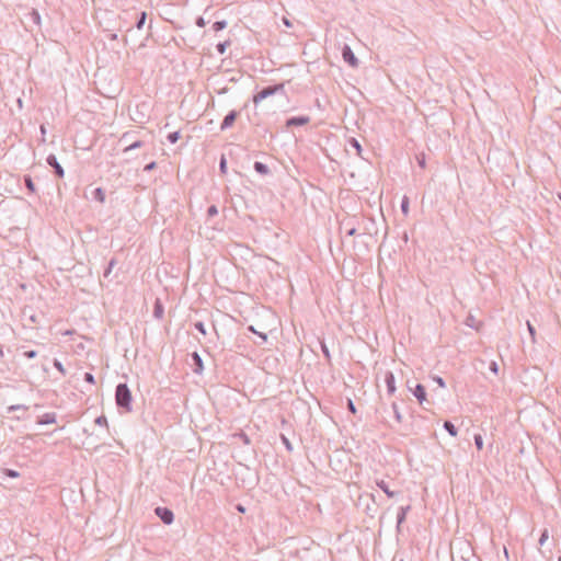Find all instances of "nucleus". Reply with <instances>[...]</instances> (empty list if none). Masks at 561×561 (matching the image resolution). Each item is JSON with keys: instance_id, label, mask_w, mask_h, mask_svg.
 Instances as JSON below:
<instances>
[{"instance_id": "obj_58", "label": "nucleus", "mask_w": 561, "mask_h": 561, "mask_svg": "<svg viewBox=\"0 0 561 561\" xmlns=\"http://www.w3.org/2000/svg\"><path fill=\"white\" fill-rule=\"evenodd\" d=\"M41 133L42 135H45L46 134V128L44 125H41Z\"/></svg>"}, {"instance_id": "obj_5", "label": "nucleus", "mask_w": 561, "mask_h": 561, "mask_svg": "<svg viewBox=\"0 0 561 561\" xmlns=\"http://www.w3.org/2000/svg\"><path fill=\"white\" fill-rule=\"evenodd\" d=\"M342 58L347 65H350L353 68H356L358 66V59L347 44H345L342 48Z\"/></svg>"}, {"instance_id": "obj_47", "label": "nucleus", "mask_w": 561, "mask_h": 561, "mask_svg": "<svg viewBox=\"0 0 561 561\" xmlns=\"http://www.w3.org/2000/svg\"><path fill=\"white\" fill-rule=\"evenodd\" d=\"M490 371H492L494 375H497L499 373V365L495 360H492L489 365Z\"/></svg>"}, {"instance_id": "obj_43", "label": "nucleus", "mask_w": 561, "mask_h": 561, "mask_svg": "<svg viewBox=\"0 0 561 561\" xmlns=\"http://www.w3.org/2000/svg\"><path fill=\"white\" fill-rule=\"evenodd\" d=\"M237 436L243 442V444H245V445L251 444L250 437L244 432L238 433Z\"/></svg>"}, {"instance_id": "obj_1", "label": "nucleus", "mask_w": 561, "mask_h": 561, "mask_svg": "<svg viewBox=\"0 0 561 561\" xmlns=\"http://www.w3.org/2000/svg\"><path fill=\"white\" fill-rule=\"evenodd\" d=\"M115 402L117 408L122 412H131L133 411V396L129 387L125 382H119L115 388Z\"/></svg>"}, {"instance_id": "obj_9", "label": "nucleus", "mask_w": 561, "mask_h": 561, "mask_svg": "<svg viewBox=\"0 0 561 561\" xmlns=\"http://www.w3.org/2000/svg\"><path fill=\"white\" fill-rule=\"evenodd\" d=\"M385 383L387 387L388 394L392 396L397 388H396V378L392 371L388 370L385 374Z\"/></svg>"}, {"instance_id": "obj_41", "label": "nucleus", "mask_w": 561, "mask_h": 561, "mask_svg": "<svg viewBox=\"0 0 561 561\" xmlns=\"http://www.w3.org/2000/svg\"><path fill=\"white\" fill-rule=\"evenodd\" d=\"M416 161H417V164L420 165V168L424 169L426 167V161H425V154L424 153H420L416 156Z\"/></svg>"}, {"instance_id": "obj_61", "label": "nucleus", "mask_w": 561, "mask_h": 561, "mask_svg": "<svg viewBox=\"0 0 561 561\" xmlns=\"http://www.w3.org/2000/svg\"><path fill=\"white\" fill-rule=\"evenodd\" d=\"M400 561H403V560H400Z\"/></svg>"}, {"instance_id": "obj_44", "label": "nucleus", "mask_w": 561, "mask_h": 561, "mask_svg": "<svg viewBox=\"0 0 561 561\" xmlns=\"http://www.w3.org/2000/svg\"><path fill=\"white\" fill-rule=\"evenodd\" d=\"M219 170L221 173H226L227 172V160L226 158L222 156L220 161H219Z\"/></svg>"}, {"instance_id": "obj_39", "label": "nucleus", "mask_w": 561, "mask_h": 561, "mask_svg": "<svg viewBox=\"0 0 561 561\" xmlns=\"http://www.w3.org/2000/svg\"><path fill=\"white\" fill-rule=\"evenodd\" d=\"M19 410L26 411L27 407L24 404H13L8 408V412H14V411H19Z\"/></svg>"}, {"instance_id": "obj_45", "label": "nucleus", "mask_w": 561, "mask_h": 561, "mask_svg": "<svg viewBox=\"0 0 561 561\" xmlns=\"http://www.w3.org/2000/svg\"><path fill=\"white\" fill-rule=\"evenodd\" d=\"M527 329H528V332H529V334L531 336L533 342H535L536 329H535V327L529 321H527Z\"/></svg>"}, {"instance_id": "obj_35", "label": "nucleus", "mask_w": 561, "mask_h": 561, "mask_svg": "<svg viewBox=\"0 0 561 561\" xmlns=\"http://www.w3.org/2000/svg\"><path fill=\"white\" fill-rule=\"evenodd\" d=\"M194 328L199 332L202 333L203 335H206L207 334V331H206V328H205V324L204 322L202 321H197L194 323Z\"/></svg>"}, {"instance_id": "obj_42", "label": "nucleus", "mask_w": 561, "mask_h": 561, "mask_svg": "<svg viewBox=\"0 0 561 561\" xmlns=\"http://www.w3.org/2000/svg\"><path fill=\"white\" fill-rule=\"evenodd\" d=\"M218 215V208L216 205H210L208 208H207V216L208 217H215Z\"/></svg>"}, {"instance_id": "obj_30", "label": "nucleus", "mask_w": 561, "mask_h": 561, "mask_svg": "<svg viewBox=\"0 0 561 561\" xmlns=\"http://www.w3.org/2000/svg\"><path fill=\"white\" fill-rule=\"evenodd\" d=\"M409 205H410V202H409V198L407 196H403L402 201H401V211L403 215H408L409 214Z\"/></svg>"}, {"instance_id": "obj_28", "label": "nucleus", "mask_w": 561, "mask_h": 561, "mask_svg": "<svg viewBox=\"0 0 561 561\" xmlns=\"http://www.w3.org/2000/svg\"><path fill=\"white\" fill-rule=\"evenodd\" d=\"M405 518H407V515L403 514V512L398 511V514H397V530L398 531L401 530V525L404 523Z\"/></svg>"}, {"instance_id": "obj_36", "label": "nucleus", "mask_w": 561, "mask_h": 561, "mask_svg": "<svg viewBox=\"0 0 561 561\" xmlns=\"http://www.w3.org/2000/svg\"><path fill=\"white\" fill-rule=\"evenodd\" d=\"M280 439H282V443L284 444L286 450L291 451L293 445H291L290 440L284 434L280 435Z\"/></svg>"}, {"instance_id": "obj_57", "label": "nucleus", "mask_w": 561, "mask_h": 561, "mask_svg": "<svg viewBox=\"0 0 561 561\" xmlns=\"http://www.w3.org/2000/svg\"><path fill=\"white\" fill-rule=\"evenodd\" d=\"M129 134L128 133H125L122 138H121V141H129Z\"/></svg>"}, {"instance_id": "obj_20", "label": "nucleus", "mask_w": 561, "mask_h": 561, "mask_svg": "<svg viewBox=\"0 0 561 561\" xmlns=\"http://www.w3.org/2000/svg\"><path fill=\"white\" fill-rule=\"evenodd\" d=\"M248 331L254 333L255 335H257L261 339V342L259 343L260 345L267 342V334L263 333V332H259L253 325H249Z\"/></svg>"}, {"instance_id": "obj_10", "label": "nucleus", "mask_w": 561, "mask_h": 561, "mask_svg": "<svg viewBox=\"0 0 561 561\" xmlns=\"http://www.w3.org/2000/svg\"><path fill=\"white\" fill-rule=\"evenodd\" d=\"M191 358L193 362V371L197 375H201L204 370V364L201 355L197 352H193L191 354Z\"/></svg>"}, {"instance_id": "obj_4", "label": "nucleus", "mask_w": 561, "mask_h": 561, "mask_svg": "<svg viewBox=\"0 0 561 561\" xmlns=\"http://www.w3.org/2000/svg\"><path fill=\"white\" fill-rule=\"evenodd\" d=\"M46 163H47L50 168H53V170H54V174H55L57 178L61 179V178H64V176H65V170H64V168L61 167V164L58 162L57 157H56L54 153H50V154H48V156H47V158H46Z\"/></svg>"}, {"instance_id": "obj_53", "label": "nucleus", "mask_w": 561, "mask_h": 561, "mask_svg": "<svg viewBox=\"0 0 561 561\" xmlns=\"http://www.w3.org/2000/svg\"><path fill=\"white\" fill-rule=\"evenodd\" d=\"M410 510H411L410 505L399 507V511L403 512V514H405V515L410 512Z\"/></svg>"}, {"instance_id": "obj_6", "label": "nucleus", "mask_w": 561, "mask_h": 561, "mask_svg": "<svg viewBox=\"0 0 561 561\" xmlns=\"http://www.w3.org/2000/svg\"><path fill=\"white\" fill-rule=\"evenodd\" d=\"M310 122V117L306 115H299V116H291L286 119V127H298V126H305Z\"/></svg>"}, {"instance_id": "obj_16", "label": "nucleus", "mask_w": 561, "mask_h": 561, "mask_svg": "<svg viewBox=\"0 0 561 561\" xmlns=\"http://www.w3.org/2000/svg\"><path fill=\"white\" fill-rule=\"evenodd\" d=\"M23 182H24V185L27 188L30 194H35L36 193V186L34 184L33 179H32L31 175L25 174L23 176Z\"/></svg>"}, {"instance_id": "obj_59", "label": "nucleus", "mask_w": 561, "mask_h": 561, "mask_svg": "<svg viewBox=\"0 0 561 561\" xmlns=\"http://www.w3.org/2000/svg\"><path fill=\"white\" fill-rule=\"evenodd\" d=\"M111 38H112V39H116V38H117V35H116V34H113V35L111 36Z\"/></svg>"}, {"instance_id": "obj_13", "label": "nucleus", "mask_w": 561, "mask_h": 561, "mask_svg": "<svg viewBox=\"0 0 561 561\" xmlns=\"http://www.w3.org/2000/svg\"><path fill=\"white\" fill-rule=\"evenodd\" d=\"M26 19L32 22L33 24L41 26V14L36 9H32L27 14Z\"/></svg>"}, {"instance_id": "obj_48", "label": "nucleus", "mask_w": 561, "mask_h": 561, "mask_svg": "<svg viewBox=\"0 0 561 561\" xmlns=\"http://www.w3.org/2000/svg\"><path fill=\"white\" fill-rule=\"evenodd\" d=\"M433 380L440 387V388H445L446 387V382L445 380L440 377V376H434L433 377Z\"/></svg>"}, {"instance_id": "obj_55", "label": "nucleus", "mask_w": 561, "mask_h": 561, "mask_svg": "<svg viewBox=\"0 0 561 561\" xmlns=\"http://www.w3.org/2000/svg\"><path fill=\"white\" fill-rule=\"evenodd\" d=\"M283 23H284L287 27H291V23H290V21H289L287 18H283Z\"/></svg>"}, {"instance_id": "obj_40", "label": "nucleus", "mask_w": 561, "mask_h": 561, "mask_svg": "<svg viewBox=\"0 0 561 561\" xmlns=\"http://www.w3.org/2000/svg\"><path fill=\"white\" fill-rule=\"evenodd\" d=\"M465 323L470 328L479 330V328L476 325V319L473 318V316H468Z\"/></svg>"}, {"instance_id": "obj_33", "label": "nucleus", "mask_w": 561, "mask_h": 561, "mask_svg": "<svg viewBox=\"0 0 561 561\" xmlns=\"http://www.w3.org/2000/svg\"><path fill=\"white\" fill-rule=\"evenodd\" d=\"M94 423L99 426H108L107 424V419L104 414L98 416L95 420H94Z\"/></svg>"}, {"instance_id": "obj_29", "label": "nucleus", "mask_w": 561, "mask_h": 561, "mask_svg": "<svg viewBox=\"0 0 561 561\" xmlns=\"http://www.w3.org/2000/svg\"><path fill=\"white\" fill-rule=\"evenodd\" d=\"M227 27V21L226 20H221V21H216L214 24H213V30L215 32H219V31H222L224 28Z\"/></svg>"}, {"instance_id": "obj_56", "label": "nucleus", "mask_w": 561, "mask_h": 561, "mask_svg": "<svg viewBox=\"0 0 561 561\" xmlns=\"http://www.w3.org/2000/svg\"><path fill=\"white\" fill-rule=\"evenodd\" d=\"M129 134L128 133H125L122 138H121V141H129Z\"/></svg>"}, {"instance_id": "obj_34", "label": "nucleus", "mask_w": 561, "mask_h": 561, "mask_svg": "<svg viewBox=\"0 0 561 561\" xmlns=\"http://www.w3.org/2000/svg\"><path fill=\"white\" fill-rule=\"evenodd\" d=\"M3 473H4V476H7L9 478H12V479H15V478L20 477V473L16 470H14V469L7 468V469L3 470Z\"/></svg>"}, {"instance_id": "obj_37", "label": "nucleus", "mask_w": 561, "mask_h": 561, "mask_svg": "<svg viewBox=\"0 0 561 561\" xmlns=\"http://www.w3.org/2000/svg\"><path fill=\"white\" fill-rule=\"evenodd\" d=\"M549 538V531L547 528H545L541 534H540V538H539V545L540 546H543L545 542L548 540Z\"/></svg>"}, {"instance_id": "obj_18", "label": "nucleus", "mask_w": 561, "mask_h": 561, "mask_svg": "<svg viewBox=\"0 0 561 561\" xmlns=\"http://www.w3.org/2000/svg\"><path fill=\"white\" fill-rule=\"evenodd\" d=\"M92 197L103 204L105 202V191L102 187H96L92 192Z\"/></svg>"}, {"instance_id": "obj_12", "label": "nucleus", "mask_w": 561, "mask_h": 561, "mask_svg": "<svg viewBox=\"0 0 561 561\" xmlns=\"http://www.w3.org/2000/svg\"><path fill=\"white\" fill-rule=\"evenodd\" d=\"M164 314V307L160 299H156L153 304V317L158 320L162 319Z\"/></svg>"}, {"instance_id": "obj_7", "label": "nucleus", "mask_w": 561, "mask_h": 561, "mask_svg": "<svg viewBox=\"0 0 561 561\" xmlns=\"http://www.w3.org/2000/svg\"><path fill=\"white\" fill-rule=\"evenodd\" d=\"M238 115H239V112H238V111H236V110H231V111H230V112H229V113L224 117V119H222V122H221V124H220V130H226V129L230 128V127L234 124V122H236V119H237Z\"/></svg>"}, {"instance_id": "obj_38", "label": "nucleus", "mask_w": 561, "mask_h": 561, "mask_svg": "<svg viewBox=\"0 0 561 561\" xmlns=\"http://www.w3.org/2000/svg\"><path fill=\"white\" fill-rule=\"evenodd\" d=\"M83 380L88 383L95 385V377L92 373H84Z\"/></svg>"}, {"instance_id": "obj_11", "label": "nucleus", "mask_w": 561, "mask_h": 561, "mask_svg": "<svg viewBox=\"0 0 561 561\" xmlns=\"http://www.w3.org/2000/svg\"><path fill=\"white\" fill-rule=\"evenodd\" d=\"M57 414L55 412H48L37 417L36 423L38 425H47L56 423Z\"/></svg>"}, {"instance_id": "obj_21", "label": "nucleus", "mask_w": 561, "mask_h": 561, "mask_svg": "<svg viewBox=\"0 0 561 561\" xmlns=\"http://www.w3.org/2000/svg\"><path fill=\"white\" fill-rule=\"evenodd\" d=\"M231 45V42L228 39V41H225V42H220L216 45V50L219 55H224L227 50V48Z\"/></svg>"}, {"instance_id": "obj_52", "label": "nucleus", "mask_w": 561, "mask_h": 561, "mask_svg": "<svg viewBox=\"0 0 561 561\" xmlns=\"http://www.w3.org/2000/svg\"><path fill=\"white\" fill-rule=\"evenodd\" d=\"M356 232H357L356 228H355V227H352V228H350V229L346 231V236H348V237H353V236H355V234H356Z\"/></svg>"}, {"instance_id": "obj_46", "label": "nucleus", "mask_w": 561, "mask_h": 561, "mask_svg": "<svg viewBox=\"0 0 561 561\" xmlns=\"http://www.w3.org/2000/svg\"><path fill=\"white\" fill-rule=\"evenodd\" d=\"M24 357H26L27 359H32V358H35L37 356V352L34 351V350H30V351H25L23 353Z\"/></svg>"}, {"instance_id": "obj_19", "label": "nucleus", "mask_w": 561, "mask_h": 561, "mask_svg": "<svg viewBox=\"0 0 561 561\" xmlns=\"http://www.w3.org/2000/svg\"><path fill=\"white\" fill-rule=\"evenodd\" d=\"M146 20H147V13L145 11H141L137 14V20H136V23H135V27L137 30H141L146 23Z\"/></svg>"}, {"instance_id": "obj_26", "label": "nucleus", "mask_w": 561, "mask_h": 561, "mask_svg": "<svg viewBox=\"0 0 561 561\" xmlns=\"http://www.w3.org/2000/svg\"><path fill=\"white\" fill-rule=\"evenodd\" d=\"M144 146V142L141 140H136L131 142L130 145L126 146L124 149V152H128L138 148H141Z\"/></svg>"}, {"instance_id": "obj_15", "label": "nucleus", "mask_w": 561, "mask_h": 561, "mask_svg": "<svg viewBox=\"0 0 561 561\" xmlns=\"http://www.w3.org/2000/svg\"><path fill=\"white\" fill-rule=\"evenodd\" d=\"M377 486L383 491V493L392 499L396 495V492L391 491L388 486V483L385 480H377L376 481Z\"/></svg>"}, {"instance_id": "obj_3", "label": "nucleus", "mask_w": 561, "mask_h": 561, "mask_svg": "<svg viewBox=\"0 0 561 561\" xmlns=\"http://www.w3.org/2000/svg\"><path fill=\"white\" fill-rule=\"evenodd\" d=\"M154 514L165 525H171L174 522V513L169 507L157 506L154 508Z\"/></svg>"}, {"instance_id": "obj_17", "label": "nucleus", "mask_w": 561, "mask_h": 561, "mask_svg": "<svg viewBox=\"0 0 561 561\" xmlns=\"http://www.w3.org/2000/svg\"><path fill=\"white\" fill-rule=\"evenodd\" d=\"M443 427L448 434L453 437H456L458 434V428L455 426V424L451 421L446 420L443 424Z\"/></svg>"}, {"instance_id": "obj_60", "label": "nucleus", "mask_w": 561, "mask_h": 561, "mask_svg": "<svg viewBox=\"0 0 561 561\" xmlns=\"http://www.w3.org/2000/svg\"><path fill=\"white\" fill-rule=\"evenodd\" d=\"M558 561H561V556L559 557Z\"/></svg>"}, {"instance_id": "obj_2", "label": "nucleus", "mask_w": 561, "mask_h": 561, "mask_svg": "<svg viewBox=\"0 0 561 561\" xmlns=\"http://www.w3.org/2000/svg\"><path fill=\"white\" fill-rule=\"evenodd\" d=\"M284 92H285V83H283V82L274 84V85H267V87L262 88L260 91H257L253 95L252 101L256 105L261 101H263L272 95H275L277 93H284Z\"/></svg>"}, {"instance_id": "obj_50", "label": "nucleus", "mask_w": 561, "mask_h": 561, "mask_svg": "<svg viewBox=\"0 0 561 561\" xmlns=\"http://www.w3.org/2000/svg\"><path fill=\"white\" fill-rule=\"evenodd\" d=\"M156 167H157V162H156V161H151V162H149V163H147V164L145 165L144 171H146V172H150V171H152L153 169H156Z\"/></svg>"}, {"instance_id": "obj_51", "label": "nucleus", "mask_w": 561, "mask_h": 561, "mask_svg": "<svg viewBox=\"0 0 561 561\" xmlns=\"http://www.w3.org/2000/svg\"><path fill=\"white\" fill-rule=\"evenodd\" d=\"M195 24H196L198 27H204V26L206 25V22H205V20H204V18H203V16H198V18L196 19Z\"/></svg>"}, {"instance_id": "obj_25", "label": "nucleus", "mask_w": 561, "mask_h": 561, "mask_svg": "<svg viewBox=\"0 0 561 561\" xmlns=\"http://www.w3.org/2000/svg\"><path fill=\"white\" fill-rule=\"evenodd\" d=\"M180 137H181L180 130H175V131L169 133L167 136V139L170 144H175L180 139Z\"/></svg>"}, {"instance_id": "obj_14", "label": "nucleus", "mask_w": 561, "mask_h": 561, "mask_svg": "<svg viewBox=\"0 0 561 561\" xmlns=\"http://www.w3.org/2000/svg\"><path fill=\"white\" fill-rule=\"evenodd\" d=\"M253 169L256 173L261 174V175H267L270 174L271 170L270 168L267 167V164L261 162V161H255L254 164H253Z\"/></svg>"}, {"instance_id": "obj_23", "label": "nucleus", "mask_w": 561, "mask_h": 561, "mask_svg": "<svg viewBox=\"0 0 561 561\" xmlns=\"http://www.w3.org/2000/svg\"><path fill=\"white\" fill-rule=\"evenodd\" d=\"M117 264V260L115 257H112L110 261H108V264H107V267L104 270V273H103V276L106 278L110 276L112 270L114 268V266Z\"/></svg>"}, {"instance_id": "obj_8", "label": "nucleus", "mask_w": 561, "mask_h": 561, "mask_svg": "<svg viewBox=\"0 0 561 561\" xmlns=\"http://www.w3.org/2000/svg\"><path fill=\"white\" fill-rule=\"evenodd\" d=\"M417 401L422 404L426 401V389L422 383H416L414 388L408 387Z\"/></svg>"}, {"instance_id": "obj_49", "label": "nucleus", "mask_w": 561, "mask_h": 561, "mask_svg": "<svg viewBox=\"0 0 561 561\" xmlns=\"http://www.w3.org/2000/svg\"><path fill=\"white\" fill-rule=\"evenodd\" d=\"M347 410L352 414H356V412H357L356 407H355L354 402L351 399L347 400Z\"/></svg>"}, {"instance_id": "obj_54", "label": "nucleus", "mask_w": 561, "mask_h": 561, "mask_svg": "<svg viewBox=\"0 0 561 561\" xmlns=\"http://www.w3.org/2000/svg\"><path fill=\"white\" fill-rule=\"evenodd\" d=\"M236 508H237V511H238V512H240V513H244V512H245V507H244V506H242L241 504H238V505L236 506Z\"/></svg>"}, {"instance_id": "obj_32", "label": "nucleus", "mask_w": 561, "mask_h": 561, "mask_svg": "<svg viewBox=\"0 0 561 561\" xmlns=\"http://www.w3.org/2000/svg\"><path fill=\"white\" fill-rule=\"evenodd\" d=\"M53 365H54V367H55L58 371H60V374H61L62 376H65V375H66V369H65V367H64L62 363H61L59 359L54 358V360H53Z\"/></svg>"}, {"instance_id": "obj_27", "label": "nucleus", "mask_w": 561, "mask_h": 561, "mask_svg": "<svg viewBox=\"0 0 561 561\" xmlns=\"http://www.w3.org/2000/svg\"><path fill=\"white\" fill-rule=\"evenodd\" d=\"M391 408L393 410V415H394L396 421L398 423H401L402 422V414H401V412L399 410L398 404L396 402H392Z\"/></svg>"}, {"instance_id": "obj_22", "label": "nucleus", "mask_w": 561, "mask_h": 561, "mask_svg": "<svg viewBox=\"0 0 561 561\" xmlns=\"http://www.w3.org/2000/svg\"><path fill=\"white\" fill-rule=\"evenodd\" d=\"M348 144L352 148H354L356 150L357 156L360 157L363 149H362L359 141L356 138L352 137V138H350Z\"/></svg>"}, {"instance_id": "obj_31", "label": "nucleus", "mask_w": 561, "mask_h": 561, "mask_svg": "<svg viewBox=\"0 0 561 561\" xmlns=\"http://www.w3.org/2000/svg\"><path fill=\"white\" fill-rule=\"evenodd\" d=\"M473 440H474V445L477 447L478 450H482L483 449V437L481 434H474L473 436Z\"/></svg>"}, {"instance_id": "obj_24", "label": "nucleus", "mask_w": 561, "mask_h": 561, "mask_svg": "<svg viewBox=\"0 0 561 561\" xmlns=\"http://www.w3.org/2000/svg\"><path fill=\"white\" fill-rule=\"evenodd\" d=\"M320 346H321V351H322L324 358L327 359L328 363H330L331 362V353H330L328 345L325 344L324 341H321Z\"/></svg>"}]
</instances>
